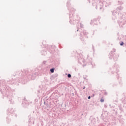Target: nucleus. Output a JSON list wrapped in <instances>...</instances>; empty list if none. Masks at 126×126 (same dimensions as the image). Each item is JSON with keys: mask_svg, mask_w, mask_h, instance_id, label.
<instances>
[{"mask_svg": "<svg viewBox=\"0 0 126 126\" xmlns=\"http://www.w3.org/2000/svg\"><path fill=\"white\" fill-rule=\"evenodd\" d=\"M121 46L124 45V42H122V43L120 44Z\"/></svg>", "mask_w": 126, "mask_h": 126, "instance_id": "nucleus-4", "label": "nucleus"}, {"mask_svg": "<svg viewBox=\"0 0 126 126\" xmlns=\"http://www.w3.org/2000/svg\"><path fill=\"white\" fill-rule=\"evenodd\" d=\"M91 98V97L90 96H89V97H88V99H90Z\"/></svg>", "mask_w": 126, "mask_h": 126, "instance_id": "nucleus-5", "label": "nucleus"}, {"mask_svg": "<svg viewBox=\"0 0 126 126\" xmlns=\"http://www.w3.org/2000/svg\"><path fill=\"white\" fill-rule=\"evenodd\" d=\"M100 102H101L102 103L103 102H104V99L101 98V99H100Z\"/></svg>", "mask_w": 126, "mask_h": 126, "instance_id": "nucleus-3", "label": "nucleus"}, {"mask_svg": "<svg viewBox=\"0 0 126 126\" xmlns=\"http://www.w3.org/2000/svg\"><path fill=\"white\" fill-rule=\"evenodd\" d=\"M67 77H68L69 78H70V77H71V75H70V74H68Z\"/></svg>", "mask_w": 126, "mask_h": 126, "instance_id": "nucleus-2", "label": "nucleus"}, {"mask_svg": "<svg viewBox=\"0 0 126 126\" xmlns=\"http://www.w3.org/2000/svg\"><path fill=\"white\" fill-rule=\"evenodd\" d=\"M54 70H55V68H52L50 69V71L51 72H52V73H54Z\"/></svg>", "mask_w": 126, "mask_h": 126, "instance_id": "nucleus-1", "label": "nucleus"}]
</instances>
